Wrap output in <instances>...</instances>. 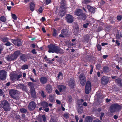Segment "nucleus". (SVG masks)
Listing matches in <instances>:
<instances>
[{
    "label": "nucleus",
    "instance_id": "58836bf2",
    "mask_svg": "<svg viewBox=\"0 0 122 122\" xmlns=\"http://www.w3.org/2000/svg\"><path fill=\"white\" fill-rule=\"evenodd\" d=\"M1 21L3 22H5L6 21V20L5 17L4 16H1L0 17Z\"/></svg>",
    "mask_w": 122,
    "mask_h": 122
},
{
    "label": "nucleus",
    "instance_id": "49530a36",
    "mask_svg": "<svg viewBox=\"0 0 122 122\" xmlns=\"http://www.w3.org/2000/svg\"><path fill=\"white\" fill-rule=\"evenodd\" d=\"M63 116L66 118H68L69 117V114L67 113H65L64 114Z\"/></svg>",
    "mask_w": 122,
    "mask_h": 122
},
{
    "label": "nucleus",
    "instance_id": "13d9d810",
    "mask_svg": "<svg viewBox=\"0 0 122 122\" xmlns=\"http://www.w3.org/2000/svg\"><path fill=\"white\" fill-rule=\"evenodd\" d=\"M51 1V0H46V5H48L50 3Z\"/></svg>",
    "mask_w": 122,
    "mask_h": 122
},
{
    "label": "nucleus",
    "instance_id": "bb28decb",
    "mask_svg": "<svg viewBox=\"0 0 122 122\" xmlns=\"http://www.w3.org/2000/svg\"><path fill=\"white\" fill-rule=\"evenodd\" d=\"M92 117L90 116L86 117L85 120V122H92Z\"/></svg>",
    "mask_w": 122,
    "mask_h": 122
},
{
    "label": "nucleus",
    "instance_id": "5701e85b",
    "mask_svg": "<svg viewBox=\"0 0 122 122\" xmlns=\"http://www.w3.org/2000/svg\"><path fill=\"white\" fill-rule=\"evenodd\" d=\"M30 91L32 98L34 99L36 98L37 97L35 89L30 90Z\"/></svg>",
    "mask_w": 122,
    "mask_h": 122
},
{
    "label": "nucleus",
    "instance_id": "a18cd8bd",
    "mask_svg": "<svg viewBox=\"0 0 122 122\" xmlns=\"http://www.w3.org/2000/svg\"><path fill=\"white\" fill-rule=\"evenodd\" d=\"M11 14L12 17L14 20H15L17 19V17L15 14L12 13Z\"/></svg>",
    "mask_w": 122,
    "mask_h": 122
},
{
    "label": "nucleus",
    "instance_id": "1a4fd4ad",
    "mask_svg": "<svg viewBox=\"0 0 122 122\" xmlns=\"http://www.w3.org/2000/svg\"><path fill=\"white\" fill-rule=\"evenodd\" d=\"M6 72L4 70H2L0 71V79L5 80L6 78Z\"/></svg>",
    "mask_w": 122,
    "mask_h": 122
},
{
    "label": "nucleus",
    "instance_id": "8fccbe9b",
    "mask_svg": "<svg viewBox=\"0 0 122 122\" xmlns=\"http://www.w3.org/2000/svg\"><path fill=\"white\" fill-rule=\"evenodd\" d=\"M101 115L100 117V119L101 120H102V117L104 115V113L103 112H101L100 113Z\"/></svg>",
    "mask_w": 122,
    "mask_h": 122
},
{
    "label": "nucleus",
    "instance_id": "473e14b6",
    "mask_svg": "<svg viewBox=\"0 0 122 122\" xmlns=\"http://www.w3.org/2000/svg\"><path fill=\"white\" fill-rule=\"evenodd\" d=\"M79 16L80 17V18L84 20H85L86 18V15L83 13Z\"/></svg>",
    "mask_w": 122,
    "mask_h": 122
},
{
    "label": "nucleus",
    "instance_id": "79ce46f5",
    "mask_svg": "<svg viewBox=\"0 0 122 122\" xmlns=\"http://www.w3.org/2000/svg\"><path fill=\"white\" fill-rule=\"evenodd\" d=\"M8 40V39L7 38H4L1 39V41L5 42H7Z\"/></svg>",
    "mask_w": 122,
    "mask_h": 122
},
{
    "label": "nucleus",
    "instance_id": "20e7f679",
    "mask_svg": "<svg viewBox=\"0 0 122 122\" xmlns=\"http://www.w3.org/2000/svg\"><path fill=\"white\" fill-rule=\"evenodd\" d=\"M22 76L21 74L18 75L16 74H12L10 75V79L12 81H15L16 80L20 81L19 78Z\"/></svg>",
    "mask_w": 122,
    "mask_h": 122
},
{
    "label": "nucleus",
    "instance_id": "7c9ffc66",
    "mask_svg": "<svg viewBox=\"0 0 122 122\" xmlns=\"http://www.w3.org/2000/svg\"><path fill=\"white\" fill-rule=\"evenodd\" d=\"M41 105L44 107H47L48 106V103L46 102H43L41 103Z\"/></svg>",
    "mask_w": 122,
    "mask_h": 122
},
{
    "label": "nucleus",
    "instance_id": "f257e3e1",
    "mask_svg": "<svg viewBox=\"0 0 122 122\" xmlns=\"http://www.w3.org/2000/svg\"><path fill=\"white\" fill-rule=\"evenodd\" d=\"M122 108L121 106L117 103L113 104L110 107V111L111 113L120 111Z\"/></svg>",
    "mask_w": 122,
    "mask_h": 122
},
{
    "label": "nucleus",
    "instance_id": "f03ea898",
    "mask_svg": "<svg viewBox=\"0 0 122 122\" xmlns=\"http://www.w3.org/2000/svg\"><path fill=\"white\" fill-rule=\"evenodd\" d=\"M18 92V91L14 89H11L9 91L10 96L13 99L16 100L19 99V97L16 95Z\"/></svg>",
    "mask_w": 122,
    "mask_h": 122
},
{
    "label": "nucleus",
    "instance_id": "ea45409f",
    "mask_svg": "<svg viewBox=\"0 0 122 122\" xmlns=\"http://www.w3.org/2000/svg\"><path fill=\"white\" fill-rule=\"evenodd\" d=\"M64 11V10H62L61 11H60L59 13V15L61 16H64L65 14L64 13H63Z\"/></svg>",
    "mask_w": 122,
    "mask_h": 122
},
{
    "label": "nucleus",
    "instance_id": "72a5a7b5",
    "mask_svg": "<svg viewBox=\"0 0 122 122\" xmlns=\"http://www.w3.org/2000/svg\"><path fill=\"white\" fill-rule=\"evenodd\" d=\"M6 59L8 61H13L11 55H8L7 57H6Z\"/></svg>",
    "mask_w": 122,
    "mask_h": 122
},
{
    "label": "nucleus",
    "instance_id": "69168bd1",
    "mask_svg": "<svg viewBox=\"0 0 122 122\" xmlns=\"http://www.w3.org/2000/svg\"><path fill=\"white\" fill-rule=\"evenodd\" d=\"M56 102L57 104L60 105L61 104V102L60 101H59L58 100H56Z\"/></svg>",
    "mask_w": 122,
    "mask_h": 122
},
{
    "label": "nucleus",
    "instance_id": "603ef678",
    "mask_svg": "<svg viewBox=\"0 0 122 122\" xmlns=\"http://www.w3.org/2000/svg\"><path fill=\"white\" fill-rule=\"evenodd\" d=\"M122 37V36L121 34L120 35L119 34H118L116 35V38L117 39L120 38Z\"/></svg>",
    "mask_w": 122,
    "mask_h": 122
},
{
    "label": "nucleus",
    "instance_id": "c756f323",
    "mask_svg": "<svg viewBox=\"0 0 122 122\" xmlns=\"http://www.w3.org/2000/svg\"><path fill=\"white\" fill-rule=\"evenodd\" d=\"M103 72L105 73H107L109 71V68L107 66H104L103 68Z\"/></svg>",
    "mask_w": 122,
    "mask_h": 122
},
{
    "label": "nucleus",
    "instance_id": "37998d69",
    "mask_svg": "<svg viewBox=\"0 0 122 122\" xmlns=\"http://www.w3.org/2000/svg\"><path fill=\"white\" fill-rule=\"evenodd\" d=\"M97 47L98 51H100L101 50L102 47L101 45L98 44L97 45Z\"/></svg>",
    "mask_w": 122,
    "mask_h": 122
},
{
    "label": "nucleus",
    "instance_id": "423d86ee",
    "mask_svg": "<svg viewBox=\"0 0 122 122\" xmlns=\"http://www.w3.org/2000/svg\"><path fill=\"white\" fill-rule=\"evenodd\" d=\"M91 84L90 82L88 81H87L85 88V92L86 94H88L89 93L91 89Z\"/></svg>",
    "mask_w": 122,
    "mask_h": 122
},
{
    "label": "nucleus",
    "instance_id": "09e8293b",
    "mask_svg": "<svg viewBox=\"0 0 122 122\" xmlns=\"http://www.w3.org/2000/svg\"><path fill=\"white\" fill-rule=\"evenodd\" d=\"M122 18V16L121 15H118L117 17V20L119 21H120Z\"/></svg>",
    "mask_w": 122,
    "mask_h": 122
},
{
    "label": "nucleus",
    "instance_id": "9d476101",
    "mask_svg": "<svg viewBox=\"0 0 122 122\" xmlns=\"http://www.w3.org/2000/svg\"><path fill=\"white\" fill-rule=\"evenodd\" d=\"M68 31L66 29H63L61 31V34H60L59 36L60 37L64 38L68 36Z\"/></svg>",
    "mask_w": 122,
    "mask_h": 122
},
{
    "label": "nucleus",
    "instance_id": "c03bdc74",
    "mask_svg": "<svg viewBox=\"0 0 122 122\" xmlns=\"http://www.w3.org/2000/svg\"><path fill=\"white\" fill-rule=\"evenodd\" d=\"M89 24L90 23L89 22L84 24L83 25V26L85 28H87V26L89 25Z\"/></svg>",
    "mask_w": 122,
    "mask_h": 122
},
{
    "label": "nucleus",
    "instance_id": "052dcab7",
    "mask_svg": "<svg viewBox=\"0 0 122 122\" xmlns=\"http://www.w3.org/2000/svg\"><path fill=\"white\" fill-rule=\"evenodd\" d=\"M31 52L34 54H36L37 53L36 52V50L35 49L32 50L31 51Z\"/></svg>",
    "mask_w": 122,
    "mask_h": 122
},
{
    "label": "nucleus",
    "instance_id": "4c0bfd02",
    "mask_svg": "<svg viewBox=\"0 0 122 122\" xmlns=\"http://www.w3.org/2000/svg\"><path fill=\"white\" fill-rule=\"evenodd\" d=\"M41 96L43 97V98H45L46 97V95H45V92L43 91H41Z\"/></svg>",
    "mask_w": 122,
    "mask_h": 122
},
{
    "label": "nucleus",
    "instance_id": "bf43d9fd",
    "mask_svg": "<svg viewBox=\"0 0 122 122\" xmlns=\"http://www.w3.org/2000/svg\"><path fill=\"white\" fill-rule=\"evenodd\" d=\"M101 66L99 64L97 65L96 66V68L97 69L99 70L100 69Z\"/></svg>",
    "mask_w": 122,
    "mask_h": 122
},
{
    "label": "nucleus",
    "instance_id": "4d7b16f0",
    "mask_svg": "<svg viewBox=\"0 0 122 122\" xmlns=\"http://www.w3.org/2000/svg\"><path fill=\"white\" fill-rule=\"evenodd\" d=\"M6 43L5 44V45L7 46H10L11 45V43L8 41L6 42Z\"/></svg>",
    "mask_w": 122,
    "mask_h": 122
},
{
    "label": "nucleus",
    "instance_id": "a878e982",
    "mask_svg": "<svg viewBox=\"0 0 122 122\" xmlns=\"http://www.w3.org/2000/svg\"><path fill=\"white\" fill-rule=\"evenodd\" d=\"M20 59L23 61L25 62L27 61L26 57L25 54H22L20 56Z\"/></svg>",
    "mask_w": 122,
    "mask_h": 122
},
{
    "label": "nucleus",
    "instance_id": "4468645a",
    "mask_svg": "<svg viewBox=\"0 0 122 122\" xmlns=\"http://www.w3.org/2000/svg\"><path fill=\"white\" fill-rule=\"evenodd\" d=\"M36 107V104L34 102L32 101L29 103L28 105V108L30 111L33 110Z\"/></svg>",
    "mask_w": 122,
    "mask_h": 122
},
{
    "label": "nucleus",
    "instance_id": "680f3d73",
    "mask_svg": "<svg viewBox=\"0 0 122 122\" xmlns=\"http://www.w3.org/2000/svg\"><path fill=\"white\" fill-rule=\"evenodd\" d=\"M42 118H43V120L44 122H45L46 121V117L45 115H43L42 116Z\"/></svg>",
    "mask_w": 122,
    "mask_h": 122
},
{
    "label": "nucleus",
    "instance_id": "f704fd0d",
    "mask_svg": "<svg viewBox=\"0 0 122 122\" xmlns=\"http://www.w3.org/2000/svg\"><path fill=\"white\" fill-rule=\"evenodd\" d=\"M28 65L26 64H24L21 66V69L23 70L28 69Z\"/></svg>",
    "mask_w": 122,
    "mask_h": 122
},
{
    "label": "nucleus",
    "instance_id": "a19ab883",
    "mask_svg": "<svg viewBox=\"0 0 122 122\" xmlns=\"http://www.w3.org/2000/svg\"><path fill=\"white\" fill-rule=\"evenodd\" d=\"M65 6V5L64 4H62L60 7V9L62 10H63L64 9V10L65 9H66V8H65V7H64Z\"/></svg>",
    "mask_w": 122,
    "mask_h": 122
},
{
    "label": "nucleus",
    "instance_id": "c85d7f7f",
    "mask_svg": "<svg viewBox=\"0 0 122 122\" xmlns=\"http://www.w3.org/2000/svg\"><path fill=\"white\" fill-rule=\"evenodd\" d=\"M28 85L30 87V90L34 89V84L33 82H30L28 83Z\"/></svg>",
    "mask_w": 122,
    "mask_h": 122
},
{
    "label": "nucleus",
    "instance_id": "de8ad7c7",
    "mask_svg": "<svg viewBox=\"0 0 122 122\" xmlns=\"http://www.w3.org/2000/svg\"><path fill=\"white\" fill-rule=\"evenodd\" d=\"M53 35L54 36H56L57 35L56 30L55 29L54 30V31L53 33Z\"/></svg>",
    "mask_w": 122,
    "mask_h": 122
},
{
    "label": "nucleus",
    "instance_id": "aec40b11",
    "mask_svg": "<svg viewBox=\"0 0 122 122\" xmlns=\"http://www.w3.org/2000/svg\"><path fill=\"white\" fill-rule=\"evenodd\" d=\"M115 82L118 86L121 87L122 86V79L121 78H118L115 80Z\"/></svg>",
    "mask_w": 122,
    "mask_h": 122
},
{
    "label": "nucleus",
    "instance_id": "6e6552de",
    "mask_svg": "<svg viewBox=\"0 0 122 122\" xmlns=\"http://www.w3.org/2000/svg\"><path fill=\"white\" fill-rule=\"evenodd\" d=\"M74 19V17L71 15L67 14L66 15L65 19L67 22L69 23H72Z\"/></svg>",
    "mask_w": 122,
    "mask_h": 122
},
{
    "label": "nucleus",
    "instance_id": "0e129e2a",
    "mask_svg": "<svg viewBox=\"0 0 122 122\" xmlns=\"http://www.w3.org/2000/svg\"><path fill=\"white\" fill-rule=\"evenodd\" d=\"M62 76V73L61 72H59V74H58V75L57 77L59 78H60V76Z\"/></svg>",
    "mask_w": 122,
    "mask_h": 122
},
{
    "label": "nucleus",
    "instance_id": "f3484780",
    "mask_svg": "<svg viewBox=\"0 0 122 122\" xmlns=\"http://www.w3.org/2000/svg\"><path fill=\"white\" fill-rule=\"evenodd\" d=\"M46 92L48 93H50L52 92V88L51 87V85L48 84H47L45 87Z\"/></svg>",
    "mask_w": 122,
    "mask_h": 122
},
{
    "label": "nucleus",
    "instance_id": "e2e57ef3",
    "mask_svg": "<svg viewBox=\"0 0 122 122\" xmlns=\"http://www.w3.org/2000/svg\"><path fill=\"white\" fill-rule=\"evenodd\" d=\"M38 11L40 13H42V8L41 7H40Z\"/></svg>",
    "mask_w": 122,
    "mask_h": 122
},
{
    "label": "nucleus",
    "instance_id": "ddd939ff",
    "mask_svg": "<svg viewBox=\"0 0 122 122\" xmlns=\"http://www.w3.org/2000/svg\"><path fill=\"white\" fill-rule=\"evenodd\" d=\"M20 52L19 51H17L14 52V53L11 55L13 61L16 60L17 57L20 55Z\"/></svg>",
    "mask_w": 122,
    "mask_h": 122
},
{
    "label": "nucleus",
    "instance_id": "2f4dec72",
    "mask_svg": "<svg viewBox=\"0 0 122 122\" xmlns=\"http://www.w3.org/2000/svg\"><path fill=\"white\" fill-rule=\"evenodd\" d=\"M35 7V4L33 3H31L30 4V9L32 11H33L34 10Z\"/></svg>",
    "mask_w": 122,
    "mask_h": 122
},
{
    "label": "nucleus",
    "instance_id": "c9c22d12",
    "mask_svg": "<svg viewBox=\"0 0 122 122\" xmlns=\"http://www.w3.org/2000/svg\"><path fill=\"white\" fill-rule=\"evenodd\" d=\"M20 111L21 113H25L27 112V110L26 109L24 108H20Z\"/></svg>",
    "mask_w": 122,
    "mask_h": 122
},
{
    "label": "nucleus",
    "instance_id": "39448f33",
    "mask_svg": "<svg viewBox=\"0 0 122 122\" xmlns=\"http://www.w3.org/2000/svg\"><path fill=\"white\" fill-rule=\"evenodd\" d=\"M80 81L81 84L82 86L85 85L86 82V76L83 73L81 74L79 76Z\"/></svg>",
    "mask_w": 122,
    "mask_h": 122
},
{
    "label": "nucleus",
    "instance_id": "cd10ccee",
    "mask_svg": "<svg viewBox=\"0 0 122 122\" xmlns=\"http://www.w3.org/2000/svg\"><path fill=\"white\" fill-rule=\"evenodd\" d=\"M79 105L78 109V112L79 113H81L83 112V107L82 105L81 106H80V104Z\"/></svg>",
    "mask_w": 122,
    "mask_h": 122
},
{
    "label": "nucleus",
    "instance_id": "412c9836",
    "mask_svg": "<svg viewBox=\"0 0 122 122\" xmlns=\"http://www.w3.org/2000/svg\"><path fill=\"white\" fill-rule=\"evenodd\" d=\"M58 87L60 92H63L66 90V86L63 85H59L58 86Z\"/></svg>",
    "mask_w": 122,
    "mask_h": 122
},
{
    "label": "nucleus",
    "instance_id": "6e6d98bb",
    "mask_svg": "<svg viewBox=\"0 0 122 122\" xmlns=\"http://www.w3.org/2000/svg\"><path fill=\"white\" fill-rule=\"evenodd\" d=\"M91 1L90 0H86L84 1V3L86 4H87L90 3Z\"/></svg>",
    "mask_w": 122,
    "mask_h": 122
},
{
    "label": "nucleus",
    "instance_id": "9b49d317",
    "mask_svg": "<svg viewBox=\"0 0 122 122\" xmlns=\"http://www.w3.org/2000/svg\"><path fill=\"white\" fill-rule=\"evenodd\" d=\"M109 81V80L108 77L106 76H103L101 78V83L103 85H106Z\"/></svg>",
    "mask_w": 122,
    "mask_h": 122
},
{
    "label": "nucleus",
    "instance_id": "b1692460",
    "mask_svg": "<svg viewBox=\"0 0 122 122\" xmlns=\"http://www.w3.org/2000/svg\"><path fill=\"white\" fill-rule=\"evenodd\" d=\"M74 79L72 78H70L69 81V84L71 87L72 88L74 86Z\"/></svg>",
    "mask_w": 122,
    "mask_h": 122
},
{
    "label": "nucleus",
    "instance_id": "e433bc0d",
    "mask_svg": "<svg viewBox=\"0 0 122 122\" xmlns=\"http://www.w3.org/2000/svg\"><path fill=\"white\" fill-rule=\"evenodd\" d=\"M49 99L50 102H53L54 100L53 96L51 95H49Z\"/></svg>",
    "mask_w": 122,
    "mask_h": 122
},
{
    "label": "nucleus",
    "instance_id": "a211bd4d",
    "mask_svg": "<svg viewBox=\"0 0 122 122\" xmlns=\"http://www.w3.org/2000/svg\"><path fill=\"white\" fill-rule=\"evenodd\" d=\"M40 81L41 84H44L47 82V79L45 77L41 76L40 79Z\"/></svg>",
    "mask_w": 122,
    "mask_h": 122
},
{
    "label": "nucleus",
    "instance_id": "774afa93",
    "mask_svg": "<svg viewBox=\"0 0 122 122\" xmlns=\"http://www.w3.org/2000/svg\"><path fill=\"white\" fill-rule=\"evenodd\" d=\"M50 122H56L55 121V120L53 119H51L50 120Z\"/></svg>",
    "mask_w": 122,
    "mask_h": 122
},
{
    "label": "nucleus",
    "instance_id": "6ab92c4d",
    "mask_svg": "<svg viewBox=\"0 0 122 122\" xmlns=\"http://www.w3.org/2000/svg\"><path fill=\"white\" fill-rule=\"evenodd\" d=\"M86 7L89 12L92 13H95V10L92 7L89 5H87Z\"/></svg>",
    "mask_w": 122,
    "mask_h": 122
},
{
    "label": "nucleus",
    "instance_id": "864d4df0",
    "mask_svg": "<svg viewBox=\"0 0 122 122\" xmlns=\"http://www.w3.org/2000/svg\"><path fill=\"white\" fill-rule=\"evenodd\" d=\"M90 67L91 68V70L90 71V74H92V72L93 71V66L92 65H90Z\"/></svg>",
    "mask_w": 122,
    "mask_h": 122
},
{
    "label": "nucleus",
    "instance_id": "7ed1b4c3",
    "mask_svg": "<svg viewBox=\"0 0 122 122\" xmlns=\"http://www.w3.org/2000/svg\"><path fill=\"white\" fill-rule=\"evenodd\" d=\"M1 104L2 107L4 111H8L10 110V104L7 100H3L1 102Z\"/></svg>",
    "mask_w": 122,
    "mask_h": 122
},
{
    "label": "nucleus",
    "instance_id": "393cba45",
    "mask_svg": "<svg viewBox=\"0 0 122 122\" xmlns=\"http://www.w3.org/2000/svg\"><path fill=\"white\" fill-rule=\"evenodd\" d=\"M75 13L76 15L79 16L83 13V12L81 9H79L76 11Z\"/></svg>",
    "mask_w": 122,
    "mask_h": 122
},
{
    "label": "nucleus",
    "instance_id": "3c124183",
    "mask_svg": "<svg viewBox=\"0 0 122 122\" xmlns=\"http://www.w3.org/2000/svg\"><path fill=\"white\" fill-rule=\"evenodd\" d=\"M68 100L69 102H72V97L71 96L69 97L68 98Z\"/></svg>",
    "mask_w": 122,
    "mask_h": 122
},
{
    "label": "nucleus",
    "instance_id": "5fc2aeb1",
    "mask_svg": "<svg viewBox=\"0 0 122 122\" xmlns=\"http://www.w3.org/2000/svg\"><path fill=\"white\" fill-rule=\"evenodd\" d=\"M37 120L38 122H42V118L41 117H39L37 118Z\"/></svg>",
    "mask_w": 122,
    "mask_h": 122
},
{
    "label": "nucleus",
    "instance_id": "0eeeda50",
    "mask_svg": "<svg viewBox=\"0 0 122 122\" xmlns=\"http://www.w3.org/2000/svg\"><path fill=\"white\" fill-rule=\"evenodd\" d=\"M57 46L53 44H50L48 46V48L49 49L48 52L49 53L55 52Z\"/></svg>",
    "mask_w": 122,
    "mask_h": 122
},
{
    "label": "nucleus",
    "instance_id": "338daca9",
    "mask_svg": "<svg viewBox=\"0 0 122 122\" xmlns=\"http://www.w3.org/2000/svg\"><path fill=\"white\" fill-rule=\"evenodd\" d=\"M93 122H101L99 119H96L93 121Z\"/></svg>",
    "mask_w": 122,
    "mask_h": 122
},
{
    "label": "nucleus",
    "instance_id": "f8f14e48",
    "mask_svg": "<svg viewBox=\"0 0 122 122\" xmlns=\"http://www.w3.org/2000/svg\"><path fill=\"white\" fill-rule=\"evenodd\" d=\"M20 52L19 51H17L14 52V53L11 55L13 61L16 60L17 57L20 55Z\"/></svg>",
    "mask_w": 122,
    "mask_h": 122
},
{
    "label": "nucleus",
    "instance_id": "dca6fc26",
    "mask_svg": "<svg viewBox=\"0 0 122 122\" xmlns=\"http://www.w3.org/2000/svg\"><path fill=\"white\" fill-rule=\"evenodd\" d=\"M11 41L15 45L18 46H20L22 45L21 40H12Z\"/></svg>",
    "mask_w": 122,
    "mask_h": 122
},
{
    "label": "nucleus",
    "instance_id": "4be33fe9",
    "mask_svg": "<svg viewBox=\"0 0 122 122\" xmlns=\"http://www.w3.org/2000/svg\"><path fill=\"white\" fill-rule=\"evenodd\" d=\"M55 53L61 54H63L64 53L63 50L58 46H57Z\"/></svg>",
    "mask_w": 122,
    "mask_h": 122
},
{
    "label": "nucleus",
    "instance_id": "2eb2a0df",
    "mask_svg": "<svg viewBox=\"0 0 122 122\" xmlns=\"http://www.w3.org/2000/svg\"><path fill=\"white\" fill-rule=\"evenodd\" d=\"M16 87L17 89H20L23 91H26V90L27 86L22 84H18L16 86Z\"/></svg>",
    "mask_w": 122,
    "mask_h": 122
}]
</instances>
